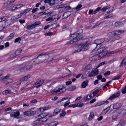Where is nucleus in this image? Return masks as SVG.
Listing matches in <instances>:
<instances>
[{"mask_svg": "<svg viewBox=\"0 0 126 126\" xmlns=\"http://www.w3.org/2000/svg\"><path fill=\"white\" fill-rule=\"evenodd\" d=\"M105 40V39L103 38L95 40L94 41L95 44H96V47L98 45H101L102 43H103Z\"/></svg>", "mask_w": 126, "mask_h": 126, "instance_id": "11", "label": "nucleus"}, {"mask_svg": "<svg viewBox=\"0 0 126 126\" xmlns=\"http://www.w3.org/2000/svg\"><path fill=\"white\" fill-rule=\"evenodd\" d=\"M98 54L97 53H95V55L94 56H92L91 58L90 59V61H95L97 60H99L98 58L99 57L98 56Z\"/></svg>", "mask_w": 126, "mask_h": 126, "instance_id": "13", "label": "nucleus"}, {"mask_svg": "<svg viewBox=\"0 0 126 126\" xmlns=\"http://www.w3.org/2000/svg\"><path fill=\"white\" fill-rule=\"evenodd\" d=\"M55 4L54 0H50L49 5L50 6H52Z\"/></svg>", "mask_w": 126, "mask_h": 126, "instance_id": "40", "label": "nucleus"}, {"mask_svg": "<svg viewBox=\"0 0 126 126\" xmlns=\"http://www.w3.org/2000/svg\"><path fill=\"white\" fill-rule=\"evenodd\" d=\"M36 113V112L32 111L31 110H28L27 111H25L24 112V114L25 115L27 116H31L33 115Z\"/></svg>", "mask_w": 126, "mask_h": 126, "instance_id": "9", "label": "nucleus"}, {"mask_svg": "<svg viewBox=\"0 0 126 126\" xmlns=\"http://www.w3.org/2000/svg\"><path fill=\"white\" fill-rule=\"evenodd\" d=\"M10 90H6L4 91H3V95H6L8 94H11L12 93L11 92Z\"/></svg>", "mask_w": 126, "mask_h": 126, "instance_id": "30", "label": "nucleus"}, {"mask_svg": "<svg viewBox=\"0 0 126 126\" xmlns=\"http://www.w3.org/2000/svg\"><path fill=\"white\" fill-rule=\"evenodd\" d=\"M76 106L79 107H81L84 105V104L82 103H79L77 104H75Z\"/></svg>", "mask_w": 126, "mask_h": 126, "instance_id": "38", "label": "nucleus"}, {"mask_svg": "<svg viewBox=\"0 0 126 126\" xmlns=\"http://www.w3.org/2000/svg\"><path fill=\"white\" fill-rule=\"evenodd\" d=\"M120 93L119 92H118L116 93H115L113 94L111 96H110L108 100H111L113 99H114L116 97H118L120 95Z\"/></svg>", "mask_w": 126, "mask_h": 126, "instance_id": "14", "label": "nucleus"}, {"mask_svg": "<svg viewBox=\"0 0 126 126\" xmlns=\"http://www.w3.org/2000/svg\"><path fill=\"white\" fill-rule=\"evenodd\" d=\"M15 34L14 33H11L8 37V39L10 40V39H11L13 37Z\"/></svg>", "mask_w": 126, "mask_h": 126, "instance_id": "42", "label": "nucleus"}, {"mask_svg": "<svg viewBox=\"0 0 126 126\" xmlns=\"http://www.w3.org/2000/svg\"><path fill=\"white\" fill-rule=\"evenodd\" d=\"M108 8L107 7H104L101 9V10H102V11L104 12L106 11Z\"/></svg>", "mask_w": 126, "mask_h": 126, "instance_id": "54", "label": "nucleus"}, {"mask_svg": "<svg viewBox=\"0 0 126 126\" xmlns=\"http://www.w3.org/2000/svg\"><path fill=\"white\" fill-rule=\"evenodd\" d=\"M120 107L119 103H116L114 104L113 106V109H116L119 108Z\"/></svg>", "mask_w": 126, "mask_h": 126, "instance_id": "29", "label": "nucleus"}, {"mask_svg": "<svg viewBox=\"0 0 126 126\" xmlns=\"http://www.w3.org/2000/svg\"><path fill=\"white\" fill-rule=\"evenodd\" d=\"M66 5L65 4H61L59 6V8H63L65 7V6Z\"/></svg>", "mask_w": 126, "mask_h": 126, "instance_id": "64", "label": "nucleus"}, {"mask_svg": "<svg viewBox=\"0 0 126 126\" xmlns=\"http://www.w3.org/2000/svg\"><path fill=\"white\" fill-rule=\"evenodd\" d=\"M44 80L43 79H41L38 80L35 83L34 85H40L42 84L44 82Z\"/></svg>", "mask_w": 126, "mask_h": 126, "instance_id": "27", "label": "nucleus"}, {"mask_svg": "<svg viewBox=\"0 0 126 126\" xmlns=\"http://www.w3.org/2000/svg\"><path fill=\"white\" fill-rule=\"evenodd\" d=\"M8 18V17L6 16L2 18H0L1 20V21H5Z\"/></svg>", "mask_w": 126, "mask_h": 126, "instance_id": "44", "label": "nucleus"}, {"mask_svg": "<svg viewBox=\"0 0 126 126\" xmlns=\"http://www.w3.org/2000/svg\"><path fill=\"white\" fill-rule=\"evenodd\" d=\"M108 53V52L107 50H105L104 51L102 52L100 51V53H98L99 55L98 56L99 57L103 58V56L101 57V55H104V56H105Z\"/></svg>", "mask_w": 126, "mask_h": 126, "instance_id": "16", "label": "nucleus"}, {"mask_svg": "<svg viewBox=\"0 0 126 126\" xmlns=\"http://www.w3.org/2000/svg\"><path fill=\"white\" fill-rule=\"evenodd\" d=\"M44 107L45 110H47L50 109L51 108V107L50 106L48 105V106L46 107Z\"/></svg>", "mask_w": 126, "mask_h": 126, "instance_id": "50", "label": "nucleus"}, {"mask_svg": "<svg viewBox=\"0 0 126 126\" xmlns=\"http://www.w3.org/2000/svg\"><path fill=\"white\" fill-rule=\"evenodd\" d=\"M65 87L62 86L55 88L52 91L51 93L52 94H60L65 92Z\"/></svg>", "mask_w": 126, "mask_h": 126, "instance_id": "4", "label": "nucleus"}, {"mask_svg": "<svg viewBox=\"0 0 126 126\" xmlns=\"http://www.w3.org/2000/svg\"><path fill=\"white\" fill-rule=\"evenodd\" d=\"M16 56L15 53L13 54H12L11 55L10 57H9V59H11L13 58L14 57H15Z\"/></svg>", "mask_w": 126, "mask_h": 126, "instance_id": "49", "label": "nucleus"}, {"mask_svg": "<svg viewBox=\"0 0 126 126\" xmlns=\"http://www.w3.org/2000/svg\"><path fill=\"white\" fill-rule=\"evenodd\" d=\"M20 66L22 67L24 72L29 70H31L32 67V66L31 65H26L25 63H22Z\"/></svg>", "mask_w": 126, "mask_h": 126, "instance_id": "5", "label": "nucleus"}, {"mask_svg": "<svg viewBox=\"0 0 126 126\" xmlns=\"http://www.w3.org/2000/svg\"><path fill=\"white\" fill-rule=\"evenodd\" d=\"M88 77V73L86 74V73H85V74H83L81 78L82 79H84Z\"/></svg>", "mask_w": 126, "mask_h": 126, "instance_id": "36", "label": "nucleus"}, {"mask_svg": "<svg viewBox=\"0 0 126 126\" xmlns=\"http://www.w3.org/2000/svg\"><path fill=\"white\" fill-rule=\"evenodd\" d=\"M82 6L81 4H79L75 8H73L72 11L74 12H75L78 11L80 10Z\"/></svg>", "mask_w": 126, "mask_h": 126, "instance_id": "18", "label": "nucleus"}, {"mask_svg": "<svg viewBox=\"0 0 126 126\" xmlns=\"http://www.w3.org/2000/svg\"><path fill=\"white\" fill-rule=\"evenodd\" d=\"M41 23L40 21H36L32 24L28 26L27 27V28L28 29H31L35 28L37 25H39Z\"/></svg>", "mask_w": 126, "mask_h": 126, "instance_id": "7", "label": "nucleus"}, {"mask_svg": "<svg viewBox=\"0 0 126 126\" xmlns=\"http://www.w3.org/2000/svg\"><path fill=\"white\" fill-rule=\"evenodd\" d=\"M124 32V31L122 30H116L115 31L109 32L108 36H111L108 41L110 42H113L116 40H119L120 38V35L122 34Z\"/></svg>", "mask_w": 126, "mask_h": 126, "instance_id": "1", "label": "nucleus"}, {"mask_svg": "<svg viewBox=\"0 0 126 126\" xmlns=\"http://www.w3.org/2000/svg\"><path fill=\"white\" fill-rule=\"evenodd\" d=\"M70 8L71 7L69 6H66L65 7V10H69Z\"/></svg>", "mask_w": 126, "mask_h": 126, "instance_id": "57", "label": "nucleus"}, {"mask_svg": "<svg viewBox=\"0 0 126 126\" xmlns=\"http://www.w3.org/2000/svg\"><path fill=\"white\" fill-rule=\"evenodd\" d=\"M61 110V109L59 108H56L54 110L53 113V115H55L60 113Z\"/></svg>", "mask_w": 126, "mask_h": 126, "instance_id": "21", "label": "nucleus"}, {"mask_svg": "<svg viewBox=\"0 0 126 126\" xmlns=\"http://www.w3.org/2000/svg\"><path fill=\"white\" fill-rule=\"evenodd\" d=\"M22 72H24L22 67H21L19 69L16 70L14 72V73L16 75H18Z\"/></svg>", "mask_w": 126, "mask_h": 126, "instance_id": "19", "label": "nucleus"}, {"mask_svg": "<svg viewBox=\"0 0 126 126\" xmlns=\"http://www.w3.org/2000/svg\"><path fill=\"white\" fill-rule=\"evenodd\" d=\"M98 69H96L92 71L91 72L88 74L89 77H92L96 75H97L98 74Z\"/></svg>", "mask_w": 126, "mask_h": 126, "instance_id": "12", "label": "nucleus"}, {"mask_svg": "<svg viewBox=\"0 0 126 126\" xmlns=\"http://www.w3.org/2000/svg\"><path fill=\"white\" fill-rule=\"evenodd\" d=\"M113 16V15L112 14H110L108 16L105 17H104V19H105L107 18H110L112 16Z\"/></svg>", "mask_w": 126, "mask_h": 126, "instance_id": "51", "label": "nucleus"}, {"mask_svg": "<svg viewBox=\"0 0 126 126\" xmlns=\"http://www.w3.org/2000/svg\"><path fill=\"white\" fill-rule=\"evenodd\" d=\"M17 19V18L15 16H13L12 17L11 20L12 22H14L16 21Z\"/></svg>", "mask_w": 126, "mask_h": 126, "instance_id": "46", "label": "nucleus"}, {"mask_svg": "<svg viewBox=\"0 0 126 126\" xmlns=\"http://www.w3.org/2000/svg\"><path fill=\"white\" fill-rule=\"evenodd\" d=\"M21 40V39H20V37H18L15 39V43Z\"/></svg>", "mask_w": 126, "mask_h": 126, "instance_id": "58", "label": "nucleus"}, {"mask_svg": "<svg viewBox=\"0 0 126 126\" xmlns=\"http://www.w3.org/2000/svg\"><path fill=\"white\" fill-rule=\"evenodd\" d=\"M31 77L30 74H28L27 75L19 79V80L20 82H22L24 81H26L28 80Z\"/></svg>", "mask_w": 126, "mask_h": 126, "instance_id": "10", "label": "nucleus"}, {"mask_svg": "<svg viewBox=\"0 0 126 126\" xmlns=\"http://www.w3.org/2000/svg\"><path fill=\"white\" fill-rule=\"evenodd\" d=\"M76 88V86H72L70 87L68 89L69 91H73Z\"/></svg>", "mask_w": 126, "mask_h": 126, "instance_id": "35", "label": "nucleus"}, {"mask_svg": "<svg viewBox=\"0 0 126 126\" xmlns=\"http://www.w3.org/2000/svg\"><path fill=\"white\" fill-rule=\"evenodd\" d=\"M52 20H53V18L52 17H49L46 19V21H47Z\"/></svg>", "mask_w": 126, "mask_h": 126, "instance_id": "56", "label": "nucleus"}, {"mask_svg": "<svg viewBox=\"0 0 126 126\" xmlns=\"http://www.w3.org/2000/svg\"><path fill=\"white\" fill-rule=\"evenodd\" d=\"M82 30L80 29L73 34L71 35V34H70V37L71 38L73 39V40L70 42H69L67 44H72L73 42H76L79 40H81L83 37L82 35H81L79 37V36L82 33Z\"/></svg>", "mask_w": 126, "mask_h": 126, "instance_id": "3", "label": "nucleus"}, {"mask_svg": "<svg viewBox=\"0 0 126 126\" xmlns=\"http://www.w3.org/2000/svg\"><path fill=\"white\" fill-rule=\"evenodd\" d=\"M22 51V49H17L15 53L16 56H18L20 55Z\"/></svg>", "mask_w": 126, "mask_h": 126, "instance_id": "31", "label": "nucleus"}, {"mask_svg": "<svg viewBox=\"0 0 126 126\" xmlns=\"http://www.w3.org/2000/svg\"><path fill=\"white\" fill-rule=\"evenodd\" d=\"M88 95H88L84 97V101H87L89 100V98H88Z\"/></svg>", "mask_w": 126, "mask_h": 126, "instance_id": "55", "label": "nucleus"}, {"mask_svg": "<svg viewBox=\"0 0 126 126\" xmlns=\"http://www.w3.org/2000/svg\"><path fill=\"white\" fill-rule=\"evenodd\" d=\"M92 38L91 37L86 38L83 40L84 43H82L79 46V48L76 50L74 53L79 52L80 51H84L88 50L89 48L88 45L91 43Z\"/></svg>", "mask_w": 126, "mask_h": 126, "instance_id": "2", "label": "nucleus"}, {"mask_svg": "<svg viewBox=\"0 0 126 126\" xmlns=\"http://www.w3.org/2000/svg\"><path fill=\"white\" fill-rule=\"evenodd\" d=\"M94 113L93 112H91L90 113L89 118H88V120L89 121H91L93 119L94 116Z\"/></svg>", "mask_w": 126, "mask_h": 126, "instance_id": "32", "label": "nucleus"}, {"mask_svg": "<svg viewBox=\"0 0 126 126\" xmlns=\"http://www.w3.org/2000/svg\"><path fill=\"white\" fill-rule=\"evenodd\" d=\"M110 73V72L109 71H108L106 72L104 74V75L105 76H107L109 75Z\"/></svg>", "mask_w": 126, "mask_h": 126, "instance_id": "47", "label": "nucleus"}, {"mask_svg": "<svg viewBox=\"0 0 126 126\" xmlns=\"http://www.w3.org/2000/svg\"><path fill=\"white\" fill-rule=\"evenodd\" d=\"M10 77V75L9 74H8L6 76L2 77L1 79V80L2 81H6Z\"/></svg>", "mask_w": 126, "mask_h": 126, "instance_id": "25", "label": "nucleus"}, {"mask_svg": "<svg viewBox=\"0 0 126 126\" xmlns=\"http://www.w3.org/2000/svg\"><path fill=\"white\" fill-rule=\"evenodd\" d=\"M68 97L66 98H64L62 99H61L60 100V101H58L57 102V103L58 104H59V103H61L62 102V101H63L64 100H67L66 101L64 102L63 104H64V107H66L70 103V102H69L68 103H66V102H67L70 99H68Z\"/></svg>", "mask_w": 126, "mask_h": 126, "instance_id": "6", "label": "nucleus"}, {"mask_svg": "<svg viewBox=\"0 0 126 126\" xmlns=\"http://www.w3.org/2000/svg\"><path fill=\"white\" fill-rule=\"evenodd\" d=\"M122 93L123 94H125L126 93V86L125 87L124 89L122 91Z\"/></svg>", "mask_w": 126, "mask_h": 126, "instance_id": "59", "label": "nucleus"}, {"mask_svg": "<svg viewBox=\"0 0 126 126\" xmlns=\"http://www.w3.org/2000/svg\"><path fill=\"white\" fill-rule=\"evenodd\" d=\"M49 113H43L40 114L38 115L37 116L38 118L40 120L43 119L45 117H49L50 116H48ZM51 117V116H50Z\"/></svg>", "mask_w": 126, "mask_h": 126, "instance_id": "8", "label": "nucleus"}, {"mask_svg": "<svg viewBox=\"0 0 126 126\" xmlns=\"http://www.w3.org/2000/svg\"><path fill=\"white\" fill-rule=\"evenodd\" d=\"M72 82L71 81H68L66 82V85H68L71 84Z\"/></svg>", "mask_w": 126, "mask_h": 126, "instance_id": "63", "label": "nucleus"}, {"mask_svg": "<svg viewBox=\"0 0 126 126\" xmlns=\"http://www.w3.org/2000/svg\"><path fill=\"white\" fill-rule=\"evenodd\" d=\"M41 55H39L37 57H36V58H34L30 62L31 63L35 62V63L38 62L37 61L38 60V59L39 58H41Z\"/></svg>", "mask_w": 126, "mask_h": 126, "instance_id": "20", "label": "nucleus"}, {"mask_svg": "<svg viewBox=\"0 0 126 126\" xmlns=\"http://www.w3.org/2000/svg\"><path fill=\"white\" fill-rule=\"evenodd\" d=\"M41 120H40L38 118L36 120L33 121V126H35L38 124H41Z\"/></svg>", "mask_w": 126, "mask_h": 126, "instance_id": "23", "label": "nucleus"}, {"mask_svg": "<svg viewBox=\"0 0 126 126\" xmlns=\"http://www.w3.org/2000/svg\"><path fill=\"white\" fill-rule=\"evenodd\" d=\"M39 9L38 8H34L32 9V13H34L38 11Z\"/></svg>", "mask_w": 126, "mask_h": 126, "instance_id": "52", "label": "nucleus"}, {"mask_svg": "<svg viewBox=\"0 0 126 126\" xmlns=\"http://www.w3.org/2000/svg\"><path fill=\"white\" fill-rule=\"evenodd\" d=\"M106 47H102V48H100V49H98V51H97L96 53H97L98 52L99 53H100V51L103 52V51H105V50L106 49Z\"/></svg>", "mask_w": 126, "mask_h": 126, "instance_id": "33", "label": "nucleus"}, {"mask_svg": "<svg viewBox=\"0 0 126 126\" xmlns=\"http://www.w3.org/2000/svg\"><path fill=\"white\" fill-rule=\"evenodd\" d=\"M123 23L120 22H116L115 23V26L116 27H119L122 26Z\"/></svg>", "mask_w": 126, "mask_h": 126, "instance_id": "26", "label": "nucleus"}, {"mask_svg": "<svg viewBox=\"0 0 126 126\" xmlns=\"http://www.w3.org/2000/svg\"><path fill=\"white\" fill-rule=\"evenodd\" d=\"M32 8H28L27 9H25L24 10V11H22L20 13V15H23L24 14L25 15L28 12L30 11H31L32 10Z\"/></svg>", "mask_w": 126, "mask_h": 126, "instance_id": "22", "label": "nucleus"}, {"mask_svg": "<svg viewBox=\"0 0 126 126\" xmlns=\"http://www.w3.org/2000/svg\"><path fill=\"white\" fill-rule=\"evenodd\" d=\"M19 112L18 111L14 112L13 113L10 114L11 117H14L16 118H18L19 115Z\"/></svg>", "mask_w": 126, "mask_h": 126, "instance_id": "15", "label": "nucleus"}, {"mask_svg": "<svg viewBox=\"0 0 126 126\" xmlns=\"http://www.w3.org/2000/svg\"><path fill=\"white\" fill-rule=\"evenodd\" d=\"M58 124L57 122H53L48 124V126H56Z\"/></svg>", "mask_w": 126, "mask_h": 126, "instance_id": "28", "label": "nucleus"}, {"mask_svg": "<svg viewBox=\"0 0 126 126\" xmlns=\"http://www.w3.org/2000/svg\"><path fill=\"white\" fill-rule=\"evenodd\" d=\"M70 11H67L64 12L63 15L62 17L63 19H66L69 16H70L71 14H70Z\"/></svg>", "mask_w": 126, "mask_h": 126, "instance_id": "17", "label": "nucleus"}, {"mask_svg": "<svg viewBox=\"0 0 126 126\" xmlns=\"http://www.w3.org/2000/svg\"><path fill=\"white\" fill-rule=\"evenodd\" d=\"M99 90L97 89L94 91L93 93V97H94L95 96L96 94L99 92Z\"/></svg>", "mask_w": 126, "mask_h": 126, "instance_id": "39", "label": "nucleus"}, {"mask_svg": "<svg viewBox=\"0 0 126 126\" xmlns=\"http://www.w3.org/2000/svg\"><path fill=\"white\" fill-rule=\"evenodd\" d=\"M23 5L22 4H20L19 5H18L16 6V7L15 8L13 9V10H15L16 9H17L18 8H19L21 7H23Z\"/></svg>", "mask_w": 126, "mask_h": 126, "instance_id": "43", "label": "nucleus"}, {"mask_svg": "<svg viewBox=\"0 0 126 126\" xmlns=\"http://www.w3.org/2000/svg\"><path fill=\"white\" fill-rule=\"evenodd\" d=\"M97 78L99 80L101 79L102 78V76L101 75H100L97 77Z\"/></svg>", "mask_w": 126, "mask_h": 126, "instance_id": "62", "label": "nucleus"}, {"mask_svg": "<svg viewBox=\"0 0 126 126\" xmlns=\"http://www.w3.org/2000/svg\"><path fill=\"white\" fill-rule=\"evenodd\" d=\"M47 118V117H45L43 119L41 120V124L43 122H44L47 120V119L46 118Z\"/></svg>", "mask_w": 126, "mask_h": 126, "instance_id": "60", "label": "nucleus"}, {"mask_svg": "<svg viewBox=\"0 0 126 126\" xmlns=\"http://www.w3.org/2000/svg\"><path fill=\"white\" fill-rule=\"evenodd\" d=\"M88 80H86L84 81L81 84L82 87L83 88H85L88 85Z\"/></svg>", "mask_w": 126, "mask_h": 126, "instance_id": "24", "label": "nucleus"}, {"mask_svg": "<svg viewBox=\"0 0 126 126\" xmlns=\"http://www.w3.org/2000/svg\"><path fill=\"white\" fill-rule=\"evenodd\" d=\"M39 110L41 112H43L45 110L44 107H42L39 109Z\"/></svg>", "mask_w": 126, "mask_h": 126, "instance_id": "48", "label": "nucleus"}, {"mask_svg": "<svg viewBox=\"0 0 126 126\" xmlns=\"http://www.w3.org/2000/svg\"><path fill=\"white\" fill-rule=\"evenodd\" d=\"M37 102V100L36 99H34L30 101V102L32 103H33Z\"/></svg>", "mask_w": 126, "mask_h": 126, "instance_id": "61", "label": "nucleus"}, {"mask_svg": "<svg viewBox=\"0 0 126 126\" xmlns=\"http://www.w3.org/2000/svg\"><path fill=\"white\" fill-rule=\"evenodd\" d=\"M122 75H120L119 76H118V77H115L114 78L112 79V80H118L119 79H121L122 78Z\"/></svg>", "mask_w": 126, "mask_h": 126, "instance_id": "41", "label": "nucleus"}, {"mask_svg": "<svg viewBox=\"0 0 126 126\" xmlns=\"http://www.w3.org/2000/svg\"><path fill=\"white\" fill-rule=\"evenodd\" d=\"M92 65L91 64H89L85 67V69L87 70L91 69L92 68Z\"/></svg>", "mask_w": 126, "mask_h": 126, "instance_id": "37", "label": "nucleus"}, {"mask_svg": "<svg viewBox=\"0 0 126 126\" xmlns=\"http://www.w3.org/2000/svg\"><path fill=\"white\" fill-rule=\"evenodd\" d=\"M66 114V112L63 110L62 111V112L60 114V117L62 118Z\"/></svg>", "mask_w": 126, "mask_h": 126, "instance_id": "34", "label": "nucleus"}, {"mask_svg": "<svg viewBox=\"0 0 126 126\" xmlns=\"http://www.w3.org/2000/svg\"><path fill=\"white\" fill-rule=\"evenodd\" d=\"M8 26V25L5 26H3L2 25V26L0 27V31H1L4 29L6 28Z\"/></svg>", "mask_w": 126, "mask_h": 126, "instance_id": "45", "label": "nucleus"}, {"mask_svg": "<svg viewBox=\"0 0 126 126\" xmlns=\"http://www.w3.org/2000/svg\"><path fill=\"white\" fill-rule=\"evenodd\" d=\"M117 118V116L116 115H113L112 117V119L113 120H116Z\"/></svg>", "mask_w": 126, "mask_h": 126, "instance_id": "53", "label": "nucleus"}]
</instances>
